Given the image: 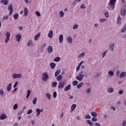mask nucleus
<instances>
[{
	"label": "nucleus",
	"mask_w": 126,
	"mask_h": 126,
	"mask_svg": "<svg viewBox=\"0 0 126 126\" xmlns=\"http://www.w3.org/2000/svg\"><path fill=\"white\" fill-rule=\"evenodd\" d=\"M106 20H107L106 19H101L99 20V22L102 23L103 22H105V21H106Z\"/></svg>",
	"instance_id": "47"
},
{
	"label": "nucleus",
	"mask_w": 126,
	"mask_h": 126,
	"mask_svg": "<svg viewBox=\"0 0 126 126\" xmlns=\"http://www.w3.org/2000/svg\"><path fill=\"white\" fill-rule=\"evenodd\" d=\"M94 125H95V126H101V125H100V123H95L94 124Z\"/></svg>",
	"instance_id": "64"
},
{
	"label": "nucleus",
	"mask_w": 126,
	"mask_h": 126,
	"mask_svg": "<svg viewBox=\"0 0 126 126\" xmlns=\"http://www.w3.org/2000/svg\"><path fill=\"white\" fill-rule=\"evenodd\" d=\"M115 47V43L113 42L111 43V44L109 45V49L111 52H113L114 51V48Z\"/></svg>",
	"instance_id": "9"
},
{
	"label": "nucleus",
	"mask_w": 126,
	"mask_h": 126,
	"mask_svg": "<svg viewBox=\"0 0 126 126\" xmlns=\"http://www.w3.org/2000/svg\"><path fill=\"white\" fill-rule=\"evenodd\" d=\"M84 76H86L87 77L88 75L86 74V73H85V75L83 74H79L78 76L76 77V79L79 81H82V80H83Z\"/></svg>",
	"instance_id": "2"
},
{
	"label": "nucleus",
	"mask_w": 126,
	"mask_h": 126,
	"mask_svg": "<svg viewBox=\"0 0 126 126\" xmlns=\"http://www.w3.org/2000/svg\"><path fill=\"white\" fill-rule=\"evenodd\" d=\"M82 86H83V82H81L80 84L77 85V88L78 89H79V88H80L81 87H82Z\"/></svg>",
	"instance_id": "32"
},
{
	"label": "nucleus",
	"mask_w": 126,
	"mask_h": 126,
	"mask_svg": "<svg viewBox=\"0 0 126 126\" xmlns=\"http://www.w3.org/2000/svg\"><path fill=\"white\" fill-rule=\"evenodd\" d=\"M31 44H32V40H30L29 41V42L28 43V44H27V46L28 47H30V46H31Z\"/></svg>",
	"instance_id": "51"
},
{
	"label": "nucleus",
	"mask_w": 126,
	"mask_h": 126,
	"mask_svg": "<svg viewBox=\"0 0 126 126\" xmlns=\"http://www.w3.org/2000/svg\"><path fill=\"white\" fill-rule=\"evenodd\" d=\"M31 94V91H30V90H28L27 91V94L26 95V98L28 99V98H29V97L30 96V95Z\"/></svg>",
	"instance_id": "24"
},
{
	"label": "nucleus",
	"mask_w": 126,
	"mask_h": 126,
	"mask_svg": "<svg viewBox=\"0 0 126 126\" xmlns=\"http://www.w3.org/2000/svg\"><path fill=\"white\" fill-rule=\"evenodd\" d=\"M36 117H38L40 114H41V112H40V109L39 108H37L36 109Z\"/></svg>",
	"instance_id": "30"
},
{
	"label": "nucleus",
	"mask_w": 126,
	"mask_h": 126,
	"mask_svg": "<svg viewBox=\"0 0 126 126\" xmlns=\"http://www.w3.org/2000/svg\"><path fill=\"white\" fill-rule=\"evenodd\" d=\"M18 29H19L20 31H22V30H23V27L20 26L18 27Z\"/></svg>",
	"instance_id": "62"
},
{
	"label": "nucleus",
	"mask_w": 126,
	"mask_h": 126,
	"mask_svg": "<svg viewBox=\"0 0 126 126\" xmlns=\"http://www.w3.org/2000/svg\"><path fill=\"white\" fill-rule=\"evenodd\" d=\"M80 8L84 9V8H86V7H85V5L83 3L81 5Z\"/></svg>",
	"instance_id": "50"
},
{
	"label": "nucleus",
	"mask_w": 126,
	"mask_h": 126,
	"mask_svg": "<svg viewBox=\"0 0 126 126\" xmlns=\"http://www.w3.org/2000/svg\"><path fill=\"white\" fill-rule=\"evenodd\" d=\"M126 29H125L124 27H123L122 30H121V32L122 33H124V32H126Z\"/></svg>",
	"instance_id": "57"
},
{
	"label": "nucleus",
	"mask_w": 126,
	"mask_h": 126,
	"mask_svg": "<svg viewBox=\"0 0 126 126\" xmlns=\"http://www.w3.org/2000/svg\"><path fill=\"white\" fill-rule=\"evenodd\" d=\"M92 121L93 122H97V118L96 117L92 118Z\"/></svg>",
	"instance_id": "54"
},
{
	"label": "nucleus",
	"mask_w": 126,
	"mask_h": 126,
	"mask_svg": "<svg viewBox=\"0 0 126 126\" xmlns=\"http://www.w3.org/2000/svg\"><path fill=\"white\" fill-rule=\"evenodd\" d=\"M59 40L60 43H63V34H61L59 36Z\"/></svg>",
	"instance_id": "13"
},
{
	"label": "nucleus",
	"mask_w": 126,
	"mask_h": 126,
	"mask_svg": "<svg viewBox=\"0 0 126 126\" xmlns=\"http://www.w3.org/2000/svg\"><path fill=\"white\" fill-rule=\"evenodd\" d=\"M121 15H126V3L125 5H123L121 9Z\"/></svg>",
	"instance_id": "4"
},
{
	"label": "nucleus",
	"mask_w": 126,
	"mask_h": 126,
	"mask_svg": "<svg viewBox=\"0 0 126 126\" xmlns=\"http://www.w3.org/2000/svg\"><path fill=\"white\" fill-rule=\"evenodd\" d=\"M77 28H78V25H74L73 26V29H74V30L77 29Z\"/></svg>",
	"instance_id": "53"
},
{
	"label": "nucleus",
	"mask_w": 126,
	"mask_h": 126,
	"mask_svg": "<svg viewBox=\"0 0 126 126\" xmlns=\"http://www.w3.org/2000/svg\"><path fill=\"white\" fill-rule=\"evenodd\" d=\"M8 10H13V9L12 8V4H10L8 6Z\"/></svg>",
	"instance_id": "44"
},
{
	"label": "nucleus",
	"mask_w": 126,
	"mask_h": 126,
	"mask_svg": "<svg viewBox=\"0 0 126 126\" xmlns=\"http://www.w3.org/2000/svg\"><path fill=\"white\" fill-rule=\"evenodd\" d=\"M7 118V116L5 114H2L0 116V120H5Z\"/></svg>",
	"instance_id": "11"
},
{
	"label": "nucleus",
	"mask_w": 126,
	"mask_h": 126,
	"mask_svg": "<svg viewBox=\"0 0 126 126\" xmlns=\"http://www.w3.org/2000/svg\"><path fill=\"white\" fill-rule=\"evenodd\" d=\"M65 84V81H61L59 82L58 88L61 89V88H63L64 87V85Z\"/></svg>",
	"instance_id": "5"
},
{
	"label": "nucleus",
	"mask_w": 126,
	"mask_h": 126,
	"mask_svg": "<svg viewBox=\"0 0 126 126\" xmlns=\"http://www.w3.org/2000/svg\"><path fill=\"white\" fill-rule=\"evenodd\" d=\"M17 108H18V105L17 104H15L13 107V110H17Z\"/></svg>",
	"instance_id": "43"
},
{
	"label": "nucleus",
	"mask_w": 126,
	"mask_h": 126,
	"mask_svg": "<svg viewBox=\"0 0 126 126\" xmlns=\"http://www.w3.org/2000/svg\"><path fill=\"white\" fill-rule=\"evenodd\" d=\"M3 19L4 20H6V19H8V16H5L3 17Z\"/></svg>",
	"instance_id": "61"
},
{
	"label": "nucleus",
	"mask_w": 126,
	"mask_h": 126,
	"mask_svg": "<svg viewBox=\"0 0 126 126\" xmlns=\"http://www.w3.org/2000/svg\"><path fill=\"white\" fill-rule=\"evenodd\" d=\"M107 92L108 93H113L114 92V88L112 87L107 88Z\"/></svg>",
	"instance_id": "15"
},
{
	"label": "nucleus",
	"mask_w": 126,
	"mask_h": 126,
	"mask_svg": "<svg viewBox=\"0 0 126 126\" xmlns=\"http://www.w3.org/2000/svg\"><path fill=\"white\" fill-rule=\"evenodd\" d=\"M118 24H121V17H118L117 19Z\"/></svg>",
	"instance_id": "46"
},
{
	"label": "nucleus",
	"mask_w": 126,
	"mask_h": 126,
	"mask_svg": "<svg viewBox=\"0 0 126 126\" xmlns=\"http://www.w3.org/2000/svg\"><path fill=\"white\" fill-rule=\"evenodd\" d=\"M46 46H47V44L44 43L43 45H41V49H44V48H45Z\"/></svg>",
	"instance_id": "55"
},
{
	"label": "nucleus",
	"mask_w": 126,
	"mask_h": 126,
	"mask_svg": "<svg viewBox=\"0 0 126 126\" xmlns=\"http://www.w3.org/2000/svg\"><path fill=\"white\" fill-rule=\"evenodd\" d=\"M72 84H73V86H76V85H77L78 84V81L75 80V81H73Z\"/></svg>",
	"instance_id": "34"
},
{
	"label": "nucleus",
	"mask_w": 126,
	"mask_h": 126,
	"mask_svg": "<svg viewBox=\"0 0 126 126\" xmlns=\"http://www.w3.org/2000/svg\"><path fill=\"white\" fill-rule=\"evenodd\" d=\"M57 85H58V82H54L52 83V87H56V86H57Z\"/></svg>",
	"instance_id": "38"
},
{
	"label": "nucleus",
	"mask_w": 126,
	"mask_h": 126,
	"mask_svg": "<svg viewBox=\"0 0 126 126\" xmlns=\"http://www.w3.org/2000/svg\"><path fill=\"white\" fill-rule=\"evenodd\" d=\"M67 40L69 44H71L72 43V38H71V36H68L67 38Z\"/></svg>",
	"instance_id": "19"
},
{
	"label": "nucleus",
	"mask_w": 126,
	"mask_h": 126,
	"mask_svg": "<svg viewBox=\"0 0 126 126\" xmlns=\"http://www.w3.org/2000/svg\"><path fill=\"white\" fill-rule=\"evenodd\" d=\"M60 61H61V58H60L59 57H56L54 59V62H56V63H58V62H60Z\"/></svg>",
	"instance_id": "29"
},
{
	"label": "nucleus",
	"mask_w": 126,
	"mask_h": 126,
	"mask_svg": "<svg viewBox=\"0 0 126 126\" xmlns=\"http://www.w3.org/2000/svg\"><path fill=\"white\" fill-rule=\"evenodd\" d=\"M17 85H18V82L16 81L13 85L14 88H16V86H17Z\"/></svg>",
	"instance_id": "52"
},
{
	"label": "nucleus",
	"mask_w": 126,
	"mask_h": 126,
	"mask_svg": "<svg viewBox=\"0 0 126 126\" xmlns=\"http://www.w3.org/2000/svg\"><path fill=\"white\" fill-rule=\"evenodd\" d=\"M54 34V32L53 31H50L48 34L49 38H52L53 37V34Z\"/></svg>",
	"instance_id": "18"
},
{
	"label": "nucleus",
	"mask_w": 126,
	"mask_h": 126,
	"mask_svg": "<svg viewBox=\"0 0 126 126\" xmlns=\"http://www.w3.org/2000/svg\"><path fill=\"white\" fill-rule=\"evenodd\" d=\"M75 108H76V104H73L71 106V112H73L74 110H75Z\"/></svg>",
	"instance_id": "22"
},
{
	"label": "nucleus",
	"mask_w": 126,
	"mask_h": 126,
	"mask_svg": "<svg viewBox=\"0 0 126 126\" xmlns=\"http://www.w3.org/2000/svg\"><path fill=\"white\" fill-rule=\"evenodd\" d=\"M3 3L4 5H7L8 4V0H4Z\"/></svg>",
	"instance_id": "40"
},
{
	"label": "nucleus",
	"mask_w": 126,
	"mask_h": 126,
	"mask_svg": "<svg viewBox=\"0 0 126 126\" xmlns=\"http://www.w3.org/2000/svg\"><path fill=\"white\" fill-rule=\"evenodd\" d=\"M64 15V13H63V11H61L60 12V17H63Z\"/></svg>",
	"instance_id": "39"
},
{
	"label": "nucleus",
	"mask_w": 126,
	"mask_h": 126,
	"mask_svg": "<svg viewBox=\"0 0 126 126\" xmlns=\"http://www.w3.org/2000/svg\"><path fill=\"white\" fill-rule=\"evenodd\" d=\"M21 34H18L16 35V40L17 42H20V40H21Z\"/></svg>",
	"instance_id": "8"
},
{
	"label": "nucleus",
	"mask_w": 126,
	"mask_h": 126,
	"mask_svg": "<svg viewBox=\"0 0 126 126\" xmlns=\"http://www.w3.org/2000/svg\"><path fill=\"white\" fill-rule=\"evenodd\" d=\"M85 119H91V116L89 114H87L85 117Z\"/></svg>",
	"instance_id": "41"
},
{
	"label": "nucleus",
	"mask_w": 126,
	"mask_h": 126,
	"mask_svg": "<svg viewBox=\"0 0 126 126\" xmlns=\"http://www.w3.org/2000/svg\"><path fill=\"white\" fill-rule=\"evenodd\" d=\"M87 92L88 94H90V92H91V88L88 89L87 90Z\"/></svg>",
	"instance_id": "58"
},
{
	"label": "nucleus",
	"mask_w": 126,
	"mask_h": 126,
	"mask_svg": "<svg viewBox=\"0 0 126 126\" xmlns=\"http://www.w3.org/2000/svg\"><path fill=\"white\" fill-rule=\"evenodd\" d=\"M42 75H43V77H42V80L43 81H47V80H48V78H49V75H48V73L44 72L43 73Z\"/></svg>",
	"instance_id": "7"
},
{
	"label": "nucleus",
	"mask_w": 126,
	"mask_h": 126,
	"mask_svg": "<svg viewBox=\"0 0 126 126\" xmlns=\"http://www.w3.org/2000/svg\"><path fill=\"white\" fill-rule=\"evenodd\" d=\"M107 53H108V50H106L104 52H103L102 54V58H105V57H106V55H107Z\"/></svg>",
	"instance_id": "28"
},
{
	"label": "nucleus",
	"mask_w": 126,
	"mask_h": 126,
	"mask_svg": "<svg viewBox=\"0 0 126 126\" xmlns=\"http://www.w3.org/2000/svg\"><path fill=\"white\" fill-rule=\"evenodd\" d=\"M84 56H85V53L83 52L78 55V59H80L81 58H83V57H84Z\"/></svg>",
	"instance_id": "25"
},
{
	"label": "nucleus",
	"mask_w": 126,
	"mask_h": 126,
	"mask_svg": "<svg viewBox=\"0 0 126 126\" xmlns=\"http://www.w3.org/2000/svg\"><path fill=\"white\" fill-rule=\"evenodd\" d=\"M0 96H3L4 95V92H3V90H0Z\"/></svg>",
	"instance_id": "37"
},
{
	"label": "nucleus",
	"mask_w": 126,
	"mask_h": 126,
	"mask_svg": "<svg viewBox=\"0 0 126 126\" xmlns=\"http://www.w3.org/2000/svg\"><path fill=\"white\" fill-rule=\"evenodd\" d=\"M19 16V14L17 13H15L13 15V17L14 19H18V17Z\"/></svg>",
	"instance_id": "27"
},
{
	"label": "nucleus",
	"mask_w": 126,
	"mask_h": 126,
	"mask_svg": "<svg viewBox=\"0 0 126 126\" xmlns=\"http://www.w3.org/2000/svg\"><path fill=\"white\" fill-rule=\"evenodd\" d=\"M36 103H37V97H35L32 101V104H33V105H36Z\"/></svg>",
	"instance_id": "36"
},
{
	"label": "nucleus",
	"mask_w": 126,
	"mask_h": 126,
	"mask_svg": "<svg viewBox=\"0 0 126 126\" xmlns=\"http://www.w3.org/2000/svg\"><path fill=\"white\" fill-rule=\"evenodd\" d=\"M22 77H23V75L21 73H20V74L14 73L12 76V78H13V79H16V78H18L19 79H20V78H22Z\"/></svg>",
	"instance_id": "3"
},
{
	"label": "nucleus",
	"mask_w": 126,
	"mask_h": 126,
	"mask_svg": "<svg viewBox=\"0 0 126 126\" xmlns=\"http://www.w3.org/2000/svg\"><path fill=\"white\" fill-rule=\"evenodd\" d=\"M50 66L51 68V69H54L56 67V64L55 63H51L50 64Z\"/></svg>",
	"instance_id": "21"
},
{
	"label": "nucleus",
	"mask_w": 126,
	"mask_h": 126,
	"mask_svg": "<svg viewBox=\"0 0 126 126\" xmlns=\"http://www.w3.org/2000/svg\"><path fill=\"white\" fill-rule=\"evenodd\" d=\"M79 69H80V66H77L76 67V71H79Z\"/></svg>",
	"instance_id": "63"
},
{
	"label": "nucleus",
	"mask_w": 126,
	"mask_h": 126,
	"mask_svg": "<svg viewBox=\"0 0 126 126\" xmlns=\"http://www.w3.org/2000/svg\"><path fill=\"white\" fill-rule=\"evenodd\" d=\"M91 115L92 117H94V118H96V117H97V113L95 112H92Z\"/></svg>",
	"instance_id": "31"
},
{
	"label": "nucleus",
	"mask_w": 126,
	"mask_h": 126,
	"mask_svg": "<svg viewBox=\"0 0 126 126\" xmlns=\"http://www.w3.org/2000/svg\"><path fill=\"white\" fill-rule=\"evenodd\" d=\"M87 124H88V125H89V126H94V123L91 122V121L90 120H87Z\"/></svg>",
	"instance_id": "26"
},
{
	"label": "nucleus",
	"mask_w": 126,
	"mask_h": 126,
	"mask_svg": "<svg viewBox=\"0 0 126 126\" xmlns=\"http://www.w3.org/2000/svg\"><path fill=\"white\" fill-rule=\"evenodd\" d=\"M126 121L125 120L123 121V123H122V126H126Z\"/></svg>",
	"instance_id": "60"
},
{
	"label": "nucleus",
	"mask_w": 126,
	"mask_h": 126,
	"mask_svg": "<svg viewBox=\"0 0 126 126\" xmlns=\"http://www.w3.org/2000/svg\"><path fill=\"white\" fill-rule=\"evenodd\" d=\"M104 15L105 16V17H109V12L106 11L105 13H104Z\"/></svg>",
	"instance_id": "49"
},
{
	"label": "nucleus",
	"mask_w": 126,
	"mask_h": 126,
	"mask_svg": "<svg viewBox=\"0 0 126 126\" xmlns=\"http://www.w3.org/2000/svg\"><path fill=\"white\" fill-rule=\"evenodd\" d=\"M61 69H59L58 70H57L55 73V76L56 77H57V76H58V75H59V74H60V73H61Z\"/></svg>",
	"instance_id": "23"
},
{
	"label": "nucleus",
	"mask_w": 126,
	"mask_h": 126,
	"mask_svg": "<svg viewBox=\"0 0 126 126\" xmlns=\"http://www.w3.org/2000/svg\"><path fill=\"white\" fill-rule=\"evenodd\" d=\"M35 14H36V15H37V16L38 17L41 16V13H39V12L38 11H36L35 12Z\"/></svg>",
	"instance_id": "42"
},
{
	"label": "nucleus",
	"mask_w": 126,
	"mask_h": 126,
	"mask_svg": "<svg viewBox=\"0 0 126 126\" xmlns=\"http://www.w3.org/2000/svg\"><path fill=\"white\" fill-rule=\"evenodd\" d=\"M41 35V33L39 32L37 34H36L34 36V41H37L38 39H39V37Z\"/></svg>",
	"instance_id": "14"
},
{
	"label": "nucleus",
	"mask_w": 126,
	"mask_h": 126,
	"mask_svg": "<svg viewBox=\"0 0 126 126\" xmlns=\"http://www.w3.org/2000/svg\"><path fill=\"white\" fill-rule=\"evenodd\" d=\"M12 86V84H11V83L9 84L7 87V89H6L7 91L9 92V91L11 90Z\"/></svg>",
	"instance_id": "17"
},
{
	"label": "nucleus",
	"mask_w": 126,
	"mask_h": 126,
	"mask_svg": "<svg viewBox=\"0 0 126 126\" xmlns=\"http://www.w3.org/2000/svg\"><path fill=\"white\" fill-rule=\"evenodd\" d=\"M70 88H71V85L70 84L68 85L64 89V91L66 92L69 90H70Z\"/></svg>",
	"instance_id": "10"
},
{
	"label": "nucleus",
	"mask_w": 126,
	"mask_h": 126,
	"mask_svg": "<svg viewBox=\"0 0 126 126\" xmlns=\"http://www.w3.org/2000/svg\"><path fill=\"white\" fill-rule=\"evenodd\" d=\"M46 96L47 97L48 100H51V94H49L48 93H47L46 94Z\"/></svg>",
	"instance_id": "33"
},
{
	"label": "nucleus",
	"mask_w": 126,
	"mask_h": 126,
	"mask_svg": "<svg viewBox=\"0 0 126 126\" xmlns=\"http://www.w3.org/2000/svg\"><path fill=\"white\" fill-rule=\"evenodd\" d=\"M123 93H124V91H123V90H120L119 92V95H122Z\"/></svg>",
	"instance_id": "59"
},
{
	"label": "nucleus",
	"mask_w": 126,
	"mask_h": 126,
	"mask_svg": "<svg viewBox=\"0 0 126 126\" xmlns=\"http://www.w3.org/2000/svg\"><path fill=\"white\" fill-rule=\"evenodd\" d=\"M62 78H63V75H60L59 76L57 77V80L58 81H60L62 79Z\"/></svg>",
	"instance_id": "35"
},
{
	"label": "nucleus",
	"mask_w": 126,
	"mask_h": 126,
	"mask_svg": "<svg viewBox=\"0 0 126 126\" xmlns=\"http://www.w3.org/2000/svg\"><path fill=\"white\" fill-rule=\"evenodd\" d=\"M28 9L27 8V7H25L24 8V16H27V15H28Z\"/></svg>",
	"instance_id": "16"
},
{
	"label": "nucleus",
	"mask_w": 126,
	"mask_h": 126,
	"mask_svg": "<svg viewBox=\"0 0 126 126\" xmlns=\"http://www.w3.org/2000/svg\"><path fill=\"white\" fill-rule=\"evenodd\" d=\"M108 74L109 75H111V76H113V75H114V71H109L108 72Z\"/></svg>",
	"instance_id": "45"
},
{
	"label": "nucleus",
	"mask_w": 126,
	"mask_h": 126,
	"mask_svg": "<svg viewBox=\"0 0 126 126\" xmlns=\"http://www.w3.org/2000/svg\"><path fill=\"white\" fill-rule=\"evenodd\" d=\"M33 112V110L32 109L29 110L28 112H27V114L28 115H30V114H32Z\"/></svg>",
	"instance_id": "48"
},
{
	"label": "nucleus",
	"mask_w": 126,
	"mask_h": 126,
	"mask_svg": "<svg viewBox=\"0 0 126 126\" xmlns=\"http://www.w3.org/2000/svg\"><path fill=\"white\" fill-rule=\"evenodd\" d=\"M5 35H6V37L5 40V42L8 43V42H9V40H10V32H6Z\"/></svg>",
	"instance_id": "6"
},
{
	"label": "nucleus",
	"mask_w": 126,
	"mask_h": 126,
	"mask_svg": "<svg viewBox=\"0 0 126 126\" xmlns=\"http://www.w3.org/2000/svg\"><path fill=\"white\" fill-rule=\"evenodd\" d=\"M57 97V92H54L53 93V98Z\"/></svg>",
	"instance_id": "56"
},
{
	"label": "nucleus",
	"mask_w": 126,
	"mask_h": 126,
	"mask_svg": "<svg viewBox=\"0 0 126 126\" xmlns=\"http://www.w3.org/2000/svg\"><path fill=\"white\" fill-rule=\"evenodd\" d=\"M48 52L49 54H52L53 53V46H49L47 48Z\"/></svg>",
	"instance_id": "12"
},
{
	"label": "nucleus",
	"mask_w": 126,
	"mask_h": 126,
	"mask_svg": "<svg viewBox=\"0 0 126 126\" xmlns=\"http://www.w3.org/2000/svg\"><path fill=\"white\" fill-rule=\"evenodd\" d=\"M126 75V72H122L120 73V75L119 76L120 78H123V77H125Z\"/></svg>",
	"instance_id": "20"
},
{
	"label": "nucleus",
	"mask_w": 126,
	"mask_h": 126,
	"mask_svg": "<svg viewBox=\"0 0 126 126\" xmlns=\"http://www.w3.org/2000/svg\"><path fill=\"white\" fill-rule=\"evenodd\" d=\"M117 0H110L109 2L108 3V5L111 6V8H112V10L115 9V5H116V2Z\"/></svg>",
	"instance_id": "1"
}]
</instances>
